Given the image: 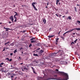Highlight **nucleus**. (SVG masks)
Segmentation results:
<instances>
[{
  "label": "nucleus",
  "mask_w": 80,
  "mask_h": 80,
  "mask_svg": "<svg viewBox=\"0 0 80 80\" xmlns=\"http://www.w3.org/2000/svg\"><path fill=\"white\" fill-rule=\"evenodd\" d=\"M22 71H23V72H24V69H22Z\"/></svg>",
  "instance_id": "nucleus-45"
},
{
  "label": "nucleus",
  "mask_w": 80,
  "mask_h": 80,
  "mask_svg": "<svg viewBox=\"0 0 80 80\" xmlns=\"http://www.w3.org/2000/svg\"><path fill=\"white\" fill-rule=\"evenodd\" d=\"M14 22H17V19H15L14 20Z\"/></svg>",
  "instance_id": "nucleus-44"
},
{
  "label": "nucleus",
  "mask_w": 80,
  "mask_h": 80,
  "mask_svg": "<svg viewBox=\"0 0 80 80\" xmlns=\"http://www.w3.org/2000/svg\"><path fill=\"white\" fill-rule=\"evenodd\" d=\"M43 22H44V24L46 23V19H44L43 20Z\"/></svg>",
  "instance_id": "nucleus-10"
},
{
  "label": "nucleus",
  "mask_w": 80,
  "mask_h": 80,
  "mask_svg": "<svg viewBox=\"0 0 80 80\" xmlns=\"http://www.w3.org/2000/svg\"><path fill=\"white\" fill-rule=\"evenodd\" d=\"M77 23H78V24H80V21H77Z\"/></svg>",
  "instance_id": "nucleus-27"
},
{
  "label": "nucleus",
  "mask_w": 80,
  "mask_h": 80,
  "mask_svg": "<svg viewBox=\"0 0 80 80\" xmlns=\"http://www.w3.org/2000/svg\"><path fill=\"white\" fill-rule=\"evenodd\" d=\"M73 31V29H72L71 30H69V31H68L66 32V33H69L70 32H72V31Z\"/></svg>",
  "instance_id": "nucleus-6"
},
{
  "label": "nucleus",
  "mask_w": 80,
  "mask_h": 80,
  "mask_svg": "<svg viewBox=\"0 0 80 80\" xmlns=\"http://www.w3.org/2000/svg\"><path fill=\"white\" fill-rule=\"evenodd\" d=\"M43 51L42 50H41L40 51V53H43Z\"/></svg>",
  "instance_id": "nucleus-16"
},
{
  "label": "nucleus",
  "mask_w": 80,
  "mask_h": 80,
  "mask_svg": "<svg viewBox=\"0 0 80 80\" xmlns=\"http://www.w3.org/2000/svg\"><path fill=\"white\" fill-rule=\"evenodd\" d=\"M9 19L10 20H12V21L13 22V16H11V17H10Z\"/></svg>",
  "instance_id": "nucleus-2"
},
{
  "label": "nucleus",
  "mask_w": 80,
  "mask_h": 80,
  "mask_svg": "<svg viewBox=\"0 0 80 80\" xmlns=\"http://www.w3.org/2000/svg\"><path fill=\"white\" fill-rule=\"evenodd\" d=\"M33 55L34 56H38V55L37 54H33Z\"/></svg>",
  "instance_id": "nucleus-21"
},
{
  "label": "nucleus",
  "mask_w": 80,
  "mask_h": 80,
  "mask_svg": "<svg viewBox=\"0 0 80 80\" xmlns=\"http://www.w3.org/2000/svg\"><path fill=\"white\" fill-rule=\"evenodd\" d=\"M47 70L46 69V70H45V71H43V73L44 75H45V73H47Z\"/></svg>",
  "instance_id": "nucleus-5"
},
{
  "label": "nucleus",
  "mask_w": 80,
  "mask_h": 80,
  "mask_svg": "<svg viewBox=\"0 0 80 80\" xmlns=\"http://www.w3.org/2000/svg\"><path fill=\"white\" fill-rule=\"evenodd\" d=\"M9 75H10V77H11L12 79L11 80H16V79L17 78V77H16L14 79H13V78H14V77L16 75V74H9Z\"/></svg>",
  "instance_id": "nucleus-1"
},
{
  "label": "nucleus",
  "mask_w": 80,
  "mask_h": 80,
  "mask_svg": "<svg viewBox=\"0 0 80 80\" xmlns=\"http://www.w3.org/2000/svg\"><path fill=\"white\" fill-rule=\"evenodd\" d=\"M16 52H17V50H15L14 51V53H15Z\"/></svg>",
  "instance_id": "nucleus-26"
},
{
  "label": "nucleus",
  "mask_w": 80,
  "mask_h": 80,
  "mask_svg": "<svg viewBox=\"0 0 80 80\" xmlns=\"http://www.w3.org/2000/svg\"><path fill=\"white\" fill-rule=\"evenodd\" d=\"M6 60H8V61H9V58H6Z\"/></svg>",
  "instance_id": "nucleus-36"
},
{
  "label": "nucleus",
  "mask_w": 80,
  "mask_h": 80,
  "mask_svg": "<svg viewBox=\"0 0 80 80\" xmlns=\"http://www.w3.org/2000/svg\"><path fill=\"white\" fill-rule=\"evenodd\" d=\"M61 38H62V39H64V37L63 36H61Z\"/></svg>",
  "instance_id": "nucleus-37"
},
{
  "label": "nucleus",
  "mask_w": 80,
  "mask_h": 80,
  "mask_svg": "<svg viewBox=\"0 0 80 80\" xmlns=\"http://www.w3.org/2000/svg\"><path fill=\"white\" fill-rule=\"evenodd\" d=\"M52 28H50L49 29V31H50V30H51Z\"/></svg>",
  "instance_id": "nucleus-53"
},
{
  "label": "nucleus",
  "mask_w": 80,
  "mask_h": 80,
  "mask_svg": "<svg viewBox=\"0 0 80 80\" xmlns=\"http://www.w3.org/2000/svg\"><path fill=\"white\" fill-rule=\"evenodd\" d=\"M31 68L32 70H33V71L34 70V68H33V67H31Z\"/></svg>",
  "instance_id": "nucleus-30"
},
{
  "label": "nucleus",
  "mask_w": 80,
  "mask_h": 80,
  "mask_svg": "<svg viewBox=\"0 0 80 80\" xmlns=\"http://www.w3.org/2000/svg\"><path fill=\"white\" fill-rule=\"evenodd\" d=\"M15 16H16V15H18V14L17 13H16V14H15V15H14Z\"/></svg>",
  "instance_id": "nucleus-41"
},
{
  "label": "nucleus",
  "mask_w": 80,
  "mask_h": 80,
  "mask_svg": "<svg viewBox=\"0 0 80 80\" xmlns=\"http://www.w3.org/2000/svg\"><path fill=\"white\" fill-rule=\"evenodd\" d=\"M55 15L58 17V15L57 14H55Z\"/></svg>",
  "instance_id": "nucleus-40"
},
{
  "label": "nucleus",
  "mask_w": 80,
  "mask_h": 80,
  "mask_svg": "<svg viewBox=\"0 0 80 80\" xmlns=\"http://www.w3.org/2000/svg\"><path fill=\"white\" fill-rule=\"evenodd\" d=\"M7 43H10V42H9V41H8V42H7Z\"/></svg>",
  "instance_id": "nucleus-47"
},
{
  "label": "nucleus",
  "mask_w": 80,
  "mask_h": 80,
  "mask_svg": "<svg viewBox=\"0 0 80 80\" xmlns=\"http://www.w3.org/2000/svg\"><path fill=\"white\" fill-rule=\"evenodd\" d=\"M9 23H12V22H11L10 21H9Z\"/></svg>",
  "instance_id": "nucleus-52"
},
{
  "label": "nucleus",
  "mask_w": 80,
  "mask_h": 80,
  "mask_svg": "<svg viewBox=\"0 0 80 80\" xmlns=\"http://www.w3.org/2000/svg\"><path fill=\"white\" fill-rule=\"evenodd\" d=\"M23 51H22V54H23Z\"/></svg>",
  "instance_id": "nucleus-61"
},
{
  "label": "nucleus",
  "mask_w": 80,
  "mask_h": 80,
  "mask_svg": "<svg viewBox=\"0 0 80 80\" xmlns=\"http://www.w3.org/2000/svg\"><path fill=\"white\" fill-rule=\"evenodd\" d=\"M40 45H41L40 44L38 43V46H40Z\"/></svg>",
  "instance_id": "nucleus-31"
},
{
  "label": "nucleus",
  "mask_w": 80,
  "mask_h": 80,
  "mask_svg": "<svg viewBox=\"0 0 80 80\" xmlns=\"http://www.w3.org/2000/svg\"><path fill=\"white\" fill-rule=\"evenodd\" d=\"M36 4V2H32V7H34V6H35V5H35Z\"/></svg>",
  "instance_id": "nucleus-8"
},
{
  "label": "nucleus",
  "mask_w": 80,
  "mask_h": 80,
  "mask_svg": "<svg viewBox=\"0 0 80 80\" xmlns=\"http://www.w3.org/2000/svg\"><path fill=\"white\" fill-rule=\"evenodd\" d=\"M47 5L48 6V2H47Z\"/></svg>",
  "instance_id": "nucleus-56"
},
{
  "label": "nucleus",
  "mask_w": 80,
  "mask_h": 80,
  "mask_svg": "<svg viewBox=\"0 0 80 80\" xmlns=\"http://www.w3.org/2000/svg\"><path fill=\"white\" fill-rule=\"evenodd\" d=\"M73 42H72L71 43V45H72V44H73Z\"/></svg>",
  "instance_id": "nucleus-48"
},
{
  "label": "nucleus",
  "mask_w": 80,
  "mask_h": 80,
  "mask_svg": "<svg viewBox=\"0 0 80 80\" xmlns=\"http://www.w3.org/2000/svg\"><path fill=\"white\" fill-rule=\"evenodd\" d=\"M11 67H13V66L11 65Z\"/></svg>",
  "instance_id": "nucleus-64"
},
{
  "label": "nucleus",
  "mask_w": 80,
  "mask_h": 80,
  "mask_svg": "<svg viewBox=\"0 0 80 80\" xmlns=\"http://www.w3.org/2000/svg\"><path fill=\"white\" fill-rule=\"evenodd\" d=\"M78 40V39H77L76 40H75L74 41V42L75 43H76V42H77V41Z\"/></svg>",
  "instance_id": "nucleus-20"
},
{
  "label": "nucleus",
  "mask_w": 80,
  "mask_h": 80,
  "mask_svg": "<svg viewBox=\"0 0 80 80\" xmlns=\"http://www.w3.org/2000/svg\"><path fill=\"white\" fill-rule=\"evenodd\" d=\"M10 55H11V56L13 55V53H10Z\"/></svg>",
  "instance_id": "nucleus-42"
},
{
  "label": "nucleus",
  "mask_w": 80,
  "mask_h": 80,
  "mask_svg": "<svg viewBox=\"0 0 80 80\" xmlns=\"http://www.w3.org/2000/svg\"><path fill=\"white\" fill-rule=\"evenodd\" d=\"M53 53L54 54V57H55V56H56V54H57V52Z\"/></svg>",
  "instance_id": "nucleus-18"
},
{
  "label": "nucleus",
  "mask_w": 80,
  "mask_h": 80,
  "mask_svg": "<svg viewBox=\"0 0 80 80\" xmlns=\"http://www.w3.org/2000/svg\"><path fill=\"white\" fill-rule=\"evenodd\" d=\"M74 8H75V11L76 12H77V8L76 7H74Z\"/></svg>",
  "instance_id": "nucleus-17"
},
{
  "label": "nucleus",
  "mask_w": 80,
  "mask_h": 80,
  "mask_svg": "<svg viewBox=\"0 0 80 80\" xmlns=\"http://www.w3.org/2000/svg\"><path fill=\"white\" fill-rule=\"evenodd\" d=\"M53 37H54V35H52V36H48V37L49 38H52Z\"/></svg>",
  "instance_id": "nucleus-11"
},
{
  "label": "nucleus",
  "mask_w": 80,
  "mask_h": 80,
  "mask_svg": "<svg viewBox=\"0 0 80 80\" xmlns=\"http://www.w3.org/2000/svg\"><path fill=\"white\" fill-rule=\"evenodd\" d=\"M62 50H59L57 53H59V54H60L62 56Z\"/></svg>",
  "instance_id": "nucleus-4"
},
{
  "label": "nucleus",
  "mask_w": 80,
  "mask_h": 80,
  "mask_svg": "<svg viewBox=\"0 0 80 80\" xmlns=\"http://www.w3.org/2000/svg\"><path fill=\"white\" fill-rule=\"evenodd\" d=\"M31 42V43H35V42H36V40H34V41H32Z\"/></svg>",
  "instance_id": "nucleus-13"
},
{
  "label": "nucleus",
  "mask_w": 80,
  "mask_h": 80,
  "mask_svg": "<svg viewBox=\"0 0 80 80\" xmlns=\"http://www.w3.org/2000/svg\"><path fill=\"white\" fill-rule=\"evenodd\" d=\"M13 17L14 18H15L16 19H17V18L15 17V16L14 15L13 16Z\"/></svg>",
  "instance_id": "nucleus-32"
},
{
  "label": "nucleus",
  "mask_w": 80,
  "mask_h": 80,
  "mask_svg": "<svg viewBox=\"0 0 80 80\" xmlns=\"http://www.w3.org/2000/svg\"><path fill=\"white\" fill-rule=\"evenodd\" d=\"M68 18L69 20H71V19H72V18H71V16H69L68 17Z\"/></svg>",
  "instance_id": "nucleus-24"
},
{
  "label": "nucleus",
  "mask_w": 80,
  "mask_h": 80,
  "mask_svg": "<svg viewBox=\"0 0 80 80\" xmlns=\"http://www.w3.org/2000/svg\"><path fill=\"white\" fill-rule=\"evenodd\" d=\"M35 39L34 38H32L30 39V40H31V41H32V40H33V39Z\"/></svg>",
  "instance_id": "nucleus-22"
},
{
  "label": "nucleus",
  "mask_w": 80,
  "mask_h": 80,
  "mask_svg": "<svg viewBox=\"0 0 80 80\" xmlns=\"http://www.w3.org/2000/svg\"><path fill=\"white\" fill-rule=\"evenodd\" d=\"M64 17H65V16H63L62 17V18H64Z\"/></svg>",
  "instance_id": "nucleus-54"
},
{
  "label": "nucleus",
  "mask_w": 80,
  "mask_h": 80,
  "mask_svg": "<svg viewBox=\"0 0 80 80\" xmlns=\"http://www.w3.org/2000/svg\"><path fill=\"white\" fill-rule=\"evenodd\" d=\"M50 57H52V58H53L54 57V54L53 53H51V55H50Z\"/></svg>",
  "instance_id": "nucleus-3"
},
{
  "label": "nucleus",
  "mask_w": 80,
  "mask_h": 80,
  "mask_svg": "<svg viewBox=\"0 0 80 80\" xmlns=\"http://www.w3.org/2000/svg\"><path fill=\"white\" fill-rule=\"evenodd\" d=\"M33 72L34 73H36V72H35V70H33Z\"/></svg>",
  "instance_id": "nucleus-33"
},
{
  "label": "nucleus",
  "mask_w": 80,
  "mask_h": 80,
  "mask_svg": "<svg viewBox=\"0 0 80 80\" xmlns=\"http://www.w3.org/2000/svg\"><path fill=\"white\" fill-rule=\"evenodd\" d=\"M77 6H80V5L78 4H77Z\"/></svg>",
  "instance_id": "nucleus-59"
},
{
  "label": "nucleus",
  "mask_w": 80,
  "mask_h": 80,
  "mask_svg": "<svg viewBox=\"0 0 80 80\" xmlns=\"http://www.w3.org/2000/svg\"><path fill=\"white\" fill-rule=\"evenodd\" d=\"M14 13H16V14H17V13L16 12H14Z\"/></svg>",
  "instance_id": "nucleus-58"
},
{
  "label": "nucleus",
  "mask_w": 80,
  "mask_h": 80,
  "mask_svg": "<svg viewBox=\"0 0 80 80\" xmlns=\"http://www.w3.org/2000/svg\"><path fill=\"white\" fill-rule=\"evenodd\" d=\"M33 8L35 10H36V11H37V10H38L36 8V7H35V6H33Z\"/></svg>",
  "instance_id": "nucleus-12"
},
{
  "label": "nucleus",
  "mask_w": 80,
  "mask_h": 80,
  "mask_svg": "<svg viewBox=\"0 0 80 80\" xmlns=\"http://www.w3.org/2000/svg\"><path fill=\"white\" fill-rule=\"evenodd\" d=\"M3 64H4V63L2 62L0 64V65H3Z\"/></svg>",
  "instance_id": "nucleus-28"
},
{
  "label": "nucleus",
  "mask_w": 80,
  "mask_h": 80,
  "mask_svg": "<svg viewBox=\"0 0 80 80\" xmlns=\"http://www.w3.org/2000/svg\"><path fill=\"white\" fill-rule=\"evenodd\" d=\"M10 45H11V46H12V47H13V46H14V44L13 43H12L11 44H10Z\"/></svg>",
  "instance_id": "nucleus-14"
},
{
  "label": "nucleus",
  "mask_w": 80,
  "mask_h": 80,
  "mask_svg": "<svg viewBox=\"0 0 80 80\" xmlns=\"http://www.w3.org/2000/svg\"><path fill=\"white\" fill-rule=\"evenodd\" d=\"M59 15H60V16L59 17V18H60V17L62 16V15H61L60 14H59Z\"/></svg>",
  "instance_id": "nucleus-43"
},
{
  "label": "nucleus",
  "mask_w": 80,
  "mask_h": 80,
  "mask_svg": "<svg viewBox=\"0 0 80 80\" xmlns=\"http://www.w3.org/2000/svg\"><path fill=\"white\" fill-rule=\"evenodd\" d=\"M1 65H0V67H2V66Z\"/></svg>",
  "instance_id": "nucleus-55"
},
{
  "label": "nucleus",
  "mask_w": 80,
  "mask_h": 80,
  "mask_svg": "<svg viewBox=\"0 0 80 80\" xmlns=\"http://www.w3.org/2000/svg\"><path fill=\"white\" fill-rule=\"evenodd\" d=\"M56 45H57L58 43H57V42H56Z\"/></svg>",
  "instance_id": "nucleus-62"
},
{
  "label": "nucleus",
  "mask_w": 80,
  "mask_h": 80,
  "mask_svg": "<svg viewBox=\"0 0 80 80\" xmlns=\"http://www.w3.org/2000/svg\"><path fill=\"white\" fill-rule=\"evenodd\" d=\"M5 48H3V49L2 51V52H4V51H5Z\"/></svg>",
  "instance_id": "nucleus-35"
},
{
  "label": "nucleus",
  "mask_w": 80,
  "mask_h": 80,
  "mask_svg": "<svg viewBox=\"0 0 80 80\" xmlns=\"http://www.w3.org/2000/svg\"><path fill=\"white\" fill-rule=\"evenodd\" d=\"M9 62H12V59H11L10 60H9Z\"/></svg>",
  "instance_id": "nucleus-38"
},
{
  "label": "nucleus",
  "mask_w": 80,
  "mask_h": 80,
  "mask_svg": "<svg viewBox=\"0 0 80 80\" xmlns=\"http://www.w3.org/2000/svg\"><path fill=\"white\" fill-rule=\"evenodd\" d=\"M40 48H37V50H40Z\"/></svg>",
  "instance_id": "nucleus-39"
},
{
  "label": "nucleus",
  "mask_w": 80,
  "mask_h": 80,
  "mask_svg": "<svg viewBox=\"0 0 80 80\" xmlns=\"http://www.w3.org/2000/svg\"><path fill=\"white\" fill-rule=\"evenodd\" d=\"M58 4H59V5H60V3L59 2Z\"/></svg>",
  "instance_id": "nucleus-63"
},
{
  "label": "nucleus",
  "mask_w": 80,
  "mask_h": 80,
  "mask_svg": "<svg viewBox=\"0 0 80 80\" xmlns=\"http://www.w3.org/2000/svg\"><path fill=\"white\" fill-rule=\"evenodd\" d=\"M23 64V63H22L20 64V65H22Z\"/></svg>",
  "instance_id": "nucleus-50"
},
{
  "label": "nucleus",
  "mask_w": 80,
  "mask_h": 80,
  "mask_svg": "<svg viewBox=\"0 0 80 80\" xmlns=\"http://www.w3.org/2000/svg\"><path fill=\"white\" fill-rule=\"evenodd\" d=\"M32 44L31 43H30L29 45V47L30 48L31 47H32Z\"/></svg>",
  "instance_id": "nucleus-29"
},
{
  "label": "nucleus",
  "mask_w": 80,
  "mask_h": 80,
  "mask_svg": "<svg viewBox=\"0 0 80 80\" xmlns=\"http://www.w3.org/2000/svg\"><path fill=\"white\" fill-rule=\"evenodd\" d=\"M4 29H6V31H8V30H10V28H5V27H4Z\"/></svg>",
  "instance_id": "nucleus-9"
},
{
  "label": "nucleus",
  "mask_w": 80,
  "mask_h": 80,
  "mask_svg": "<svg viewBox=\"0 0 80 80\" xmlns=\"http://www.w3.org/2000/svg\"><path fill=\"white\" fill-rule=\"evenodd\" d=\"M79 35H80L79 34H78L77 36H79Z\"/></svg>",
  "instance_id": "nucleus-57"
},
{
  "label": "nucleus",
  "mask_w": 80,
  "mask_h": 80,
  "mask_svg": "<svg viewBox=\"0 0 80 80\" xmlns=\"http://www.w3.org/2000/svg\"><path fill=\"white\" fill-rule=\"evenodd\" d=\"M72 34L73 35H75V33H72Z\"/></svg>",
  "instance_id": "nucleus-49"
},
{
  "label": "nucleus",
  "mask_w": 80,
  "mask_h": 80,
  "mask_svg": "<svg viewBox=\"0 0 80 80\" xmlns=\"http://www.w3.org/2000/svg\"><path fill=\"white\" fill-rule=\"evenodd\" d=\"M26 30L23 31H22L21 32H22V33H25V32H26Z\"/></svg>",
  "instance_id": "nucleus-25"
},
{
  "label": "nucleus",
  "mask_w": 80,
  "mask_h": 80,
  "mask_svg": "<svg viewBox=\"0 0 80 80\" xmlns=\"http://www.w3.org/2000/svg\"><path fill=\"white\" fill-rule=\"evenodd\" d=\"M34 62H35V63H38V62H37V61H35Z\"/></svg>",
  "instance_id": "nucleus-46"
},
{
  "label": "nucleus",
  "mask_w": 80,
  "mask_h": 80,
  "mask_svg": "<svg viewBox=\"0 0 80 80\" xmlns=\"http://www.w3.org/2000/svg\"><path fill=\"white\" fill-rule=\"evenodd\" d=\"M73 30H78V31H79L80 30V28H75L74 29H73Z\"/></svg>",
  "instance_id": "nucleus-7"
},
{
  "label": "nucleus",
  "mask_w": 80,
  "mask_h": 80,
  "mask_svg": "<svg viewBox=\"0 0 80 80\" xmlns=\"http://www.w3.org/2000/svg\"><path fill=\"white\" fill-rule=\"evenodd\" d=\"M23 68L24 70H26L27 71V70H28V69L25 67H24Z\"/></svg>",
  "instance_id": "nucleus-23"
},
{
  "label": "nucleus",
  "mask_w": 80,
  "mask_h": 80,
  "mask_svg": "<svg viewBox=\"0 0 80 80\" xmlns=\"http://www.w3.org/2000/svg\"><path fill=\"white\" fill-rule=\"evenodd\" d=\"M66 32H65L63 34V36H64V37H65V34H66Z\"/></svg>",
  "instance_id": "nucleus-34"
},
{
  "label": "nucleus",
  "mask_w": 80,
  "mask_h": 80,
  "mask_svg": "<svg viewBox=\"0 0 80 80\" xmlns=\"http://www.w3.org/2000/svg\"><path fill=\"white\" fill-rule=\"evenodd\" d=\"M58 40H59V38H56V42H58Z\"/></svg>",
  "instance_id": "nucleus-19"
},
{
  "label": "nucleus",
  "mask_w": 80,
  "mask_h": 80,
  "mask_svg": "<svg viewBox=\"0 0 80 80\" xmlns=\"http://www.w3.org/2000/svg\"><path fill=\"white\" fill-rule=\"evenodd\" d=\"M22 49H23V48H20V50H22Z\"/></svg>",
  "instance_id": "nucleus-51"
},
{
  "label": "nucleus",
  "mask_w": 80,
  "mask_h": 80,
  "mask_svg": "<svg viewBox=\"0 0 80 80\" xmlns=\"http://www.w3.org/2000/svg\"><path fill=\"white\" fill-rule=\"evenodd\" d=\"M2 72H5V71H3Z\"/></svg>",
  "instance_id": "nucleus-60"
},
{
  "label": "nucleus",
  "mask_w": 80,
  "mask_h": 80,
  "mask_svg": "<svg viewBox=\"0 0 80 80\" xmlns=\"http://www.w3.org/2000/svg\"><path fill=\"white\" fill-rule=\"evenodd\" d=\"M60 2L59 0H57L56 1V4L58 5V3Z\"/></svg>",
  "instance_id": "nucleus-15"
}]
</instances>
